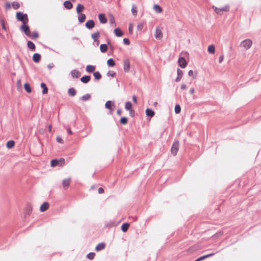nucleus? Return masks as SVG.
Here are the masks:
<instances>
[{
	"label": "nucleus",
	"mask_w": 261,
	"mask_h": 261,
	"mask_svg": "<svg viewBox=\"0 0 261 261\" xmlns=\"http://www.w3.org/2000/svg\"><path fill=\"white\" fill-rule=\"evenodd\" d=\"M115 18L113 16V15H111L110 18V23H115Z\"/></svg>",
	"instance_id": "4d7b16f0"
},
{
	"label": "nucleus",
	"mask_w": 261,
	"mask_h": 261,
	"mask_svg": "<svg viewBox=\"0 0 261 261\" xmlns=\"http://www.w3.org/2000/svg\"><path fill=\"white\" fill-rule=\"evenodd\" d=\"M16 17L18 21L22 22V23H27L29 21L28 15L21 12H17L16 13Z\"/></svg>",
	"instance_id": "f257e3e1"
},
{
	"label": "nucleus",
	"mask_w": 261,
	"mask_h": 261,
	"mask_svg": "<svg viewBox=\"0 0 261 261\" xmlns=\"http://www.w3.org/2000/svg\"><path fill=\"white\" fill-rule=\"evenodd\" d=\"M252 44V41L250 39H246L242 41L240 43V46L246 49H249Z\"/></svg>",
	"instance_id": "7ed1b4c3"
},
{
	"label": "nucleus",
	"mask_w": 261,
	"mask_h": 261,
	"mask_svg": "<svg viewBox=\"0 0 261 261\" xmlns=\"http://www.w3.org/2000/svg\"><path fill=\"white\" fill-rule=\"evenodd\" d=\"M123 43L125 45H128L130 44V41L128 38H125L123 40Z\"/></svg>",
	"instance_id": "8fccbe9b"
},
{
	"label": "nucleus",
	"mask_w": 261,
	"mask_h": 261,
	"mask_svg": "<svg viewBox=\"0 0 261 261\" xmlns=\"http://www.w3.org/2000/svg\"><path fill=\"white\" fill-rule=\"evenodd\" d=\"M108 49V46L106 44H102L100 45V50L101 53H105Z\"/></svg>",
	"instance_id": "2f4dec72"
},
{
	"label": "nucleus",
	"mask_w": 261,
	"mask_h": 261,
	"mask_svg": "<svg viewBox=\"0 0 261 261\" xmlns=\"http://www.w3.org/2000/svg\"><path fill=\"white\" fill-rule=\"evenodd\" d=\"M84 7L83 5H82L81 4H77L76 9V12L77 14H81V12L84 10Z\"/></svg>",
	"instance_id": "a878e982"
},
{
	"label": "nucleus",
	"mask_w": 261,
	"mask_h": 261,
	"mask_svg": "<svg viewBox=\"0 0 261 261\" xmlns=\"http://www.w3.org/2000/svg\"><path fill=\"white\" fill-rule=\"evenodd\" d=\"M32 39H35L39 37V34L37 31H34L32 34L31 33V37Z\"/></svg>",
	"instance_id": "58836bf2"
},
{
	"label": "nucleus",
	"mask_w": 261,
	"mask_h": 261,
	"mask_svg": "<svg viewBox=\"0 0 261 261\" xmlns=\"http://www.w3.org/2000/svg\"><path fill=\"white\" fill-rule=\"evenodd\" d=\"M76 91L74 88H70L68 90V94L69 96L73 97L76 95Z\"/></svg>",
	"instance_id": "b1692460"
},
{
	"label": "nucleus",
	"mask_w": 261,
	"mask_h": 261,
	"mask_svg": "<svg viewBox=\"0 0 261 261\" xmlns=\"http://www.w3.org/2000/svg\"><path fill=\"white\" fill-rule=\"evenodd\" d=\"M131 11H132V14L134 16H136L137 15V7L134 4L132 5V8Z\"/></svg>",
	"instance_id": "ea45409f"
},
{
	"label": "nucleus",
	"mask_w": 261,
	"mask_h": 261,
	"mask_svg": "<svg viewBox=\"0 0 261 261\" xmlns=\"http://www.w3.org/2000/svg\"><path fill=\"white\" fill-rule=\"evenodd\" d=\"M180 88L181 89H182V90H184V89H186L187 88V86L186 84H182L181 85V87H180Z\"/></svg>",
	"instance_id": "e2e57ef3"
},
{
	"label": "nucleus",
	"mask_w": 261,
	"mask_h": 261,
	"mask_svg": "<svg viewBox=\"0 0 261 261\" xmlns=\"http://www.w3.org/2000/svg\"><path fill=\"white\" fill-rule=\"evenodd\" d=\"M123 68L125 72H128L130 69V63L128 59L123 61Z\"/></svg>",
	"instance_id": "0eeeda50"
},
{
	"label": "nucleus",
	"mask_w": 261,
	"mask_h": 261,
	"mask_svg": "<svg viewBox=\"0 0 261 261\" xmlns=\"http://www.w3.org/2000/svg\"><path fill=\"white\" fill-rule=\"evenodd\" d=\"M70 74L71 76L73 78H78L80 75L81 73L78 70L74 69L70 72Z\"/></svg>",
	"instance_id": "dca6fc26"
},
{
	"label": "nucleus",
	"mask_w": 261,
	"mask_h": 261,
	"mask_svg": "<svg viewBox=\"0 0 261 261\" xmlns=\"http://www.w3.org/2000/svg\"><path fill=\"white\" fill-rule=\"evenodd\" d=\"M20 30L23 32L28 37H31V31L29 26L27 23H22L21 25Z\"/></svg>",
	"instance_id": "f03ea898"
},
{
	"label": "nucleus",
	"mask_w": 261,
	"mask_h": 261,
	"mask_svg": "<svg viewBox=\"0 0 261 261\" xmlns=\"http://www.w3.org/2000/svg\"><path fill=\"white\" fill-rule=\"evenodd\" d=\"M54 67V64L53 63H50V64H48V65H47V67L49 69H51Z\"/></svg>",
	"instance_id": "680f3d73"
},
{
	"label": "nucleus",
	"mask_w": 261,
	"mask_h": 261,
	"mask_svg": "<svg viewBox=\"0 0 261 261\" xmlns=\"http://www.w3.org/2000/svg\"><path fill=\"white\" fill-rule=\"evenodd\" d=\"M105 246H106L105 243L103 242H102V243H99L98 244H97L96 245V246L95 247V249L96 251H99L101 250H103L105 248Z\"/></svg>",
	"instance_id": "2eb2a0df"
},
{
	"label": "nucleus",
	"mask_w": 261,
	"mask_h": 261,
	"mask_svg": "<svg viewBox=\"0 0 261 261\" xmlns=\"http://www.w3.org/2000/svg\"><path fill=\"white\" fill-rule=\"evenodd\" d=\"M98 193L99 194H102L104 192V190L102 188L100 187V188H99L98 189Z\"/></svg>",
	"instance_id": "052dcab7"
},
{
	"label": "nucleus",
	"mask_w": 261,
	"mask_h": 261,
	"mask_svg": "<svg viewBox=\"0 0 261 261\" xmlns=\"http://www.w3.org/2000/svg\"><path fill=\"white\" fill-rule=\"evenodd\" d=\"M15 142L13 140H9L6 143V146L8 148L10 149L14 147Z\"/></svg>",
	"instance_id": "cd10ccee"
},
{
	"label": "nucleus",
	"mask_w": 261,
	"mask_h": 261,
	"mask_svg": "<svg viewBox=\"0 0 261 261\" xmlns=\"http://www.w3.org/2000/svg\"><path fill=\"white\" fill-rule=\"evenodd\" d=\"M188 75L190 76H193V79H195L196 77V73L194 74V72H193V71L192 70H190L189 71Z\"/></svg>",
	"instance_id": "3c124183"
},
{
	"label": "nucleus",
	"mask_w": 261,
	"mask_h": 261,
	"mask_svg": "<svg viewBox=\"0 0 261 261\" xmlns=\"http://www.w3.org/2000/svg\"><path fill=\"white\" fill-rule=\"evenodd\" d=\"M0 21H1V25H2V29L5 30V31H6L7 30V28L6 27L5 21L4 19H1Z\"/></svg>",
	"instance_id": "de8ad7c7"
},
{
	"label": "nucleus",
	"mask_w": 261,
	"mask_h": 261,
	"mask_svg": "<svg viewBox=\"0 0 261 261\" xmlns=\"http://www.w3.org/2000/svg\"><path fill=\"white\" fill-rule=\"evenodd\" d=\"M78 16V20L80 23H83L86 19V16L85 14L81 13Z\"/></svg>",
	"instance_id": "bb28decb"
},
{
	"label": "nucleus",
	"mask_w": 261,
	"mask_h": 261,
	"mask_svg": "<svg viewBox=\"0 0 261 261\" xmlns=\"http://www.w3.org/2000/svg\"><path fill=\"white\" fill-rule=\"evenodd\" d=\"M179 143L177 140H175L172 144L171 152L172 154L174 155H176L177 154V151L179 149Z\"/></svg>",
	"instance_id": "20e7f679"
},
{
	"label": "nucleus",
	"mask_w": 261,
	"mask_h": 261,
	"mask_svg": "<svg viewBox=\"0 0 261 261\" xmlns=\"http://www.w3.org/2000/svg\"><path fill=\"white\" fill-rule=\"evenodd\" d=\"M178 63L179 66L182 68H185L188 64L186 59L184 57L179 58L178 60Z\"/></svg>",
	"instance_id": "423d86ee"
},
{
	"label": "nucleus",
	"mask_w": 261,
	"mask_h": 261,
	"mask_svg": "<svg viewBox=\"0 0 261 261\" xmlns=\"http://www.w3.org/2000/svg\"><path fill=\"white\" fill-rule=\"evenodd\" d=\"M128 30H129V32H133V27L131 24H130L128 27Z\"/></svg>",
	"instance_id": "774afa93"
},
{
	"label": "nucleus",
	"mask_w": 261,
	"mask_h": 261,
	"mask_svg": "<svg viewBox=\"0 0 261 261\" xmlns=\"http://www.w3.org/2000/svg\"><path fill=\"white\" fill-rule=\"evenodd\" d=\"M90 79L91 76L90 75H84L81 78L80 80L81 82L86 84L90 81Z\"/></svg>",
	"instance_id": "f3484780"
},
{
	"label": "nucleus",
	"mask_w": 261,
	"mask_h": 261,
	"mask_svg": "<svg viewBox=\"0 0 261 261\" xmlns=\"http://www.w3.org/2000/svg\"><path fill=\"white\" fill-rule=\"evenodd\" d=\"M194 91H195L194 88H192L190 90V93L191 94H193L194 93Z\"/></svg>",
	"instance_id": "338daca9"
},
{
	"label": "nucleus",
	"mask_w": 261,
	"mask_h": 261,
	"mask_svg": "<svg viewBox=\"0 0 261 261\" xmlns=\"http://www.w3.org/2000/svg\"><path fill=\"white\" fill-rule=\"evenodd\" d=\"M58 165H59V164L58 160H57V159L52 160L50 162V165L53 167H55Z\"/></svg>",
	"instance_id": "4c0bfd02"
},
{
	"label": "nucleus",
	"mask_w": 261,
	"mask_h": 261,
	"mask_svg": "<svg viewBox=\"0 0 261 261\" xmlns=\"http://www.w3.org/2000/svg\"><path fill=\"white\" fill-rule=\"evenodd\" d=\"M59 165H62L65 163V160L63 158H60L58 160Z\"/></svg>",
	"instance_id": "13d9d810"
},
{
	"label": "nucleus",
	"mask_w": 261,
	"mask_h": 261,
	"mask_svg": "<svg viewBox=\"0 0 261 261\" xmlns=\"http://www.w3.org/2000/svg\"><path fill=\"white\" fill-rule=\"evenodd\" d=\"M114 32L117 37H121L123 35V32L119 28H116Z\"/></svg>",
	"instance_id": "a211bd4d"
},
{
	"label": "nucleus",
	"mask_w": 261,
	"mask_h": 261,
	"mask_svg": "<svg viewBox=\"0 0 261 261\" xmlns=\"http://www.w3.org/2000/svg\"><path fill=\"white\" fill-rule=\"evenodd\" d=\"M40 87L42 89V93L43 94L47 93L48 88L46 86V85L44 83H41Z\"/></svg>",
	"instance_id": "5701e85b"
},
{
	"label": "nucleus",
	"mask_w": 261,
	"mask_h": 261,
	"mask_svg": "<svg viewBox=\"0 0 261 261\" xmlns=\"http://www.w3.org/2000/svg\"><path fill=\"white\" fill-rule=\"evenodd\" d=\"M117 114L118 115H121L122 114V110L121 109H118L117 111Z\"/></svg>",
	"instance_id": "69168bd1"
},
{
	"label": "nucleus",
	"mask_w": 261,
	"mask_h": 261,
	"mask_svg": "<svg viewBox=\"0 0 261 261\" xmlns=\"http://www.w3.org/2000/svg\"><path fill=\"white\" fill-rule=\"evenodd\" d=\"M27 46H28V47L29 48H30L32 50H35V45L31 41H28V42H27Z\"/></svg>",
	"instance_id": "393cba45"
},
{
	"label": "nucleus",
	"mask_w": 261,
	"mask_h": 261,
	"mask_svg": "<svg viewBox=\"0 0 261 261\" xmlns=\"http://www.w3.org/2000/svg\"><path fill=\"white\" fill-rule=\"evenodd\" d=\"M177 76L176 78L175 81L176 82H178L180 81V80L182 78V75H183V72H182V71L181 70H180L179 68H177Z\"/></svg>",
	"instance_id": "4468645a"
},
{
	"label": "nucleus",
	"mask_w": 261,
	"mask_h": 261,
	"mask_svg": "<svg viewBox=\"0 0 261 261\" xmlns=\"http://www.w3.org/2000/svg\"><path fill=\"white\" fill-rule=\"evenodd\" d=\"M99 32L97 31L92 34L91 35V37L94 40V41H96L97 40V38L99 37Z\"/></svg>",
	"instance_id": "f704fd0d"
},
{
	"label": "nucleus",
	"mask_w": 261,
	"mask_h": 261,
	"mask_svg": "<svg viewBox=\"0 0 261 261\" xmlns=\"http://www.w3.org/2000/svg\"><path fill=\"white\" fill-rule=\"evenodd\" d=\"M224 60V56L223 55H221L219 59V62L220 63H222Z\"/></svg>",
	"instance_id": "bf43d9fd"
},
{
	"label": "nucleus",
	"mask_w": 261,
	"mask_h": 261,
	"mask_svg": "<svg viewBox=\"0 0 261 261\" xmlns=\"http://www.w3.org/2000/svg\"><path fill=\"white\" fill-rule=\"evenodd\" d=\"M127 121H128L127 118H126L125 117H122L120 119V123L121 124L125 125L127 123Z\"/></svg>",
	"instance_id": "a19ab883"
},
{
	"label": "nucleus",
	"mask_w": 261,
	"mask_h": 261,
	"mask_svg": "<svg viewBox=\"0 0 261 261\" xmlns=\"http://www.w3.org/2000/svg\"><path fill=\"white\" fill-rule=\"evenodd\" d=\"M24 88L28 93H31L32 91L31 86L29 83H25L24 84Z\"/></svg>",
	"instance_id": "72a5a7b5"
},
{
	"label": "nucleus",
	"mask_w": 261,
	"mask_h": 261,
	"mask_svg": "<svg viewBox=\"0 0 261 261\" xmlns=\"http://www.w3.org/2000/svg\"><path fill=\"white\" fill-rule=\"evenodd\" d=\"M213 8L214 9L215 12L217 13V14H219L220 12H221V11L227 12L229 10V7L228 5H226L224 7H221L220 8H217L216 7H214V6H213Z\"/></svg>",
	"instance_id": "39448f33"
},
{
	"label": "nucleus",
	"mask_w": 261,
	"mask_h": 261,
	"mask_svg": "<svg viewBox=\"0 0 261 261\" xmlns=\"http://www.w3.org/2000/svg\"><path fill=\"white\" fill-rule=\"evenodd\" d=\"M133 101L135 103H137V97L135 95H134L133 96Z\"/></svg>",
	"instance_id": "0e129e2a"
},
{
	"label": "nucleus",
	"mask_w": 261,
	"mask_h": 261,
	"mask_svg": "<svg viewBox=\"0 0 261 261\" xmlns=\"http://www.w3.org/2000/svg\"><path fill=\"white\" fill-rule=\"evenodd\" d=\"M105 108L110 110H112V101L111 100H108L106 102Z\"/></svg>",
	"instance_id": "79ce46f5"
},
{
	"label": "nucleus",
	"mask_w": 261,
	"mask_h": 261,
	"mask_svg": "<svg viewBox=\"0 0 261 261\" xmlns=\"http://www.w3.org/2000/svg\"><path fill=\"white\" fill-rule=\"evenodd\" d=\"M5 8L6 10L10 9L11 4L9 2H7L5 4Z\"/></svg>",
	"instance_id": "864d4df0"
},
{
	"label": "nucleus",
	"mask_w": 261,
	"mask_h": 261,
	"mask_svg": "<svg viewBox=\"0 0 261 261\" xmlns=\"http://www.w3.org/2000/svg\"><path fill=\"white\" fill-rule=\"evenodd\" d=\"M70 181H71L70 178H66V179H64L63 180L62 185H63V188L65 190L67 189L69 187V186H70Z\"/></svg>",
	"instance_id": "1a4fd4ad"
},
{
	"label": "nucleus",
	"mask_w": 261,
	"mask_h": 261,
	"mask_svg": "<svg viewBox=\"0 0 261 261\" xmlns=\"http://www.w3.org/2000/svg\"><path fill=\"white\" fill-rule=\"evenodd\" d=\"M95 255V253L93 252H89L87 255V257L89 259H93Z\"/></svg>",
	"instance_id": "a18cd8bd"
},
{
	"label": "nucleus",
	"mask_w": 261,
	"mask_h": 261,
	"mask_svg": "<svg viewBox=\"0 0 261 261\" xmlns=\"http://www.w3.org/2000/svg\"><path fill=\"white\" fill-rule=\"evenodd\" d=\"M129 227V224L128 223H124L121 226V230L123 232H125L127 231L128 228Z\"/></svg>",
	"instance_id": "412c9836"
},
{
	"label": "nucleus",
	"mask_w": 261,
	"mask_h": 261,
	"mask_svg": "<svg viewBox=\"0 0 261 261\" xmlns=\"http://www.w3.org/2000/svg\"><path fill=\"white\" fill-rule=\"evenodd\" d=\"M95 69V66L93 65H88L86 66V70L89 73L93 72Z\"/></svg>",
	"instance_id": "4be33fe9"
},
{
	"label": "nucleus",
	"mask_w": 261,
	"mask_h": 261,
	"mask_svg": "<svg viewBox=\"0 0 261 261\" xmlns=\"http://www.w3.org/2000/svg\"><path fill=\"white\" fill-rule=\"evenodd\" d=\"M32 211V207L30 204H28L25 208L24 216H29Z\"/></svg>",
	"instance_id": "9d476101"
},
{
	"label": "nucleus",
	"mask_w": 261,
	"mask_h": 261,
	"mask_svg": "<svg viewBox=\"0 0 261 261\" xmlns=\"http://www.w3.org/2000/svg\"><path fill=\"white\" fill-rule=\"evenodd\" d=\"M129 111V116L132 117H135V111L133 110V109H132Z\"/></svg>",
	"instance_id": "603ef678"
},
{
	"label": "nucleus",
	"mask_w": 261,
	"mask_h": 261,
	"mask_svg": "<svg viewBox=\"0 0 261 261\" xmlns=\"http://www.w3.org/2000/svg\"><path fill=\"white\" fill-rule=\"evenodd\" d=\"M146 116L150 117H152L154 115V112L151 109L147 108L146 111Z\"/></svg>",
	"instance_id": "aec40b11"
},
{
	"label": "nucleus",
	"mask_w": 261,
	"mask_h": 261,
	"mask_svg": "<svg viewBox=\"0 0 261 261\" xmlns=\"http://www.w3.org/2000/svg\"><path fill=\"white\" fill-rule=\"evenodd\" d=\"M116 72L113 71H109L107 73V76H111L112 77H114L116 75Z\"/></svg>",
	"instance_id": "09e8293b"
},
{
	"label": "nucleus",
	"mask_w": 261,
	"mask_h": 261,
	"mask_svg": "<svg viewBox=\"0 0 261 261\" xmlns=\"http://www.w3.org/2000/svg\"><path fill=\"white\" fill-rule=\"evenodd\" d=\"M207 51L210 54H213L215 52V47L214 45L212 44L208 46Z\"/></svg>",
	"instance_id": "c85d7f7f"
},
{
	"label": "nucleus",
	"mask_w": 261,
	"mask_h": 261,
	"mask_svg": "<svg viewBox=\"0 0 261 261\" xmlns=\"http://www.w3.org/2000/svg\"><path fill=\"white\" fill-rule=\"evenodd\" d=\"M64 6L65 8H66L67 9H71L73 7V5L71 3V2L69 1H66L64 3Z\"/></svg>",
	"instance_id": "6ab92c4d"
},
{
	"label": "nucleus",
	"mask_w": 261,
	"mask_h": 261,
	"mask_svg": "<svg viewBox=\"0 0 261 261\" xmlns=\"http://www.w3.org/2000/svg\"><path fill=\"white\" fill-rule=\"evenodd\" d=\"M125 109L129 111L132 109V104L130 101H127L125 105Z\"/></svg>",
	"instance_id": "c9c22d12"
},
{
	"label": "nucleus",
	"mask_w": 261,
	"mask_h": 261,
	"mask_svg": "<svg viewBox=\"0 0 261 261\" xmlns=\"http://www.w3.org/2000/svg\"><path fill=\"white\" fill-rule=\"evenodd\" d=\"M155 37L156 39H158V38L160 39L162 37V32H161V30H156V33H155Z\"/></svg>",
	"instance_id": "49530a36"
},
{
	"label": "nucleus",
	"mask_w": 261,
	"mask_h": 261,
	"mask_svg": "<svg viewBox=\"0 0 261 261\" xmlns=\"http://www.w3.org/2000/svg\"><path fill=\"white\" fill-rule=\"evenodd\" d=\"M107 65L110 67H113L115 65V62L113 59L110 58L107 61Z\"/></svg>",
	"instance_id": "473e14b6"
},
{
	"label": "nucleus",
	"mask_w": 261,
	"mask_h": 261,
	"mask_svg": "<svg viewBox=\"0 0 261 261\" xmlns=\"http://www.w3.org/2000/svg\"><path fill=\"white\" fill-rule=\"evenodd\" d=\"M12 7L14 9L17 10L20 7L19 4L17 2H13L12 3Z\"/></svg>",
	"instance_id": "37998d69"
},
{
	"label": "nucleus",
	"mask_w": 261,
	"mask_h": 261,
	"mask_svg": "<svg viewBox=\"0 0 261 261\" xmlns=\"http://www.w3.org/2000/svg\"><path fill=\"white\" fill-rule=\"evenodd\" d=\"M98 18L101 23L105 24L107 22V19L105 15L103 13H100L98 14Z\"/></svg>",
	"instance_id": "9b49d317"
},
{
	"label": "nucleus",
	"mask_w": 261,
	"mask_h": 261,
	"mask_svg": "<svg viewBox=\"0 0 261 261\" xmlns=\"http://www.w3.org/2000/svg\"><path fill=\"white\" fill-rule=\"evenodd\" d=\"M41 59V55L39 53H35L32 57V60L35 63H38Z\"/></svg>",
	"instance_id": "ddd939ff"
},
{
	"label": "nucleus",
	"mask_w": 261,
	"mask_h": 261,
	"mask_svg": "<svg viewBox=\"0 0 261 261\" xmlns=\"http://www.w3.org/2000/svg\"><path fill=\"white\" fill-rule=\"evenodd\" d=\"M90 98H91V95L89 93H87V94L82 96L80 98V99L84 101H86L89 100L90 99Z\"/></svg>",
	"instance_id": "c756f323"
},
{
	"label": "nucleus",
	"mask_w": 261,
	"mask_h": 261,
	"mask_svg": "<svg viewBox=\"0 0 261 261\" xmlns=\"http://www.w3.org/2000/svg\"><path fill=\"white\" fill-rule=\"evenodd\" d=\"M49 207V203L47 202H43L40 207V211L41 212H44L46 211Z\"/></svg>",
	"instance_id": "f8f14e48"
},
{
	"label": "nucleus",
	"mask_w": 261,
	"mask_h": 261,
	"mask_svg": "<svg viewBox=\"0 0 261 261\" xmlns=\"http://www.w3.org/2000/svg\"><path fill=\"white\" fill-rule=\"evenodd\" d=\"M143 23H139L138 25H137V29L139 31H141L143 29Z\"/></svg>",
	"instance_id": "6e6d98bb"
},
{
	"label": "nucleus",
	"mask_w": 261,
	"mask_h": 261,
	"mask_svg": "<svg viewBox=\"0 0 261 261\" xmlns=\"http://www.w3.org/2000/svg\"><path fill=\"white\" fill-rule=\"evenodd\" d=\"M56 141H57V142L61 143V144L63 143V142H64L62 138L61 137H60V136H58L56 138Z\"/></svg>",
	"instance_id": "5fc2aeb1"
},
{
	"label": "nucleus",
	"mask_w": 261,
	"mask_h": 261,
	"mask_svg": "<svg viewBox=\"0 0 261 261\" xmlns=\"http://www.w3.org/2000/svg\"><path fill=\"white\" fill-rule=\"evenodd\" d=\"M95 25V22L93 20L90 19L88 20L85 23V27L87 29L91 30L94 28Z\"/></svg>",
	"instance_id": "6e6552de"
},
{
	"label": "nucleus",
	"mask_w": 261,
	"mask_h": 261,
	"mask_svg": "<svg viewBox=\"0 0 261 261\" xmlns=\"http://www.w3.org/2000/svg\"><path fill=\"white\" fill-rule=\"evenodd\" d=\"M93 76L96 80H99L101 78V75L99 71L94 72L93 73Z\"/></svg>",
	"instance_id": "e433bc0d"
},
{
	"label": "nucleus",
	"mask_w": 261,
	"mask_h": 261,
	"mask_svg": "<svg viewBox=\"0 0 261 261\" xmlns=\"http://www.w3.org/2000/svg\"><path fill=\"white\" fill-rule=\"evenodd\" d=\"M174 111H175V113L176 114H178L180 112L181 108H180V106L179 105L176 104L175 105V108H174Z\"/></svg>",
	"instance_id": "c03bdc74"
},
{
	"label": "nucleus",
	"mask_w": 261,
	"mask_h": 261,
	"mask_svg": "<svg viewBox=\"0 0 261 261\" xmlns=\"http://www.w3.org/2000/svg\"><path fill=\"white\" fill-rule=\"evenodd\" d=\"M153 9L157 13H161L163 11L162 8L157 4L154 5Z\"/></svg>",
	"instance_id": "7c9ffc66"
}]
</instances>
